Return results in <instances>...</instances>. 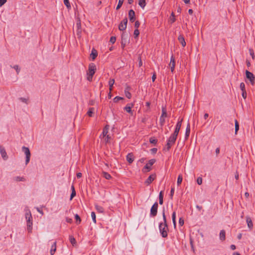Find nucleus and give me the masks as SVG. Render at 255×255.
<instances>
[{"label":"nucleus","mask_w":255,"mask_h":255,"mask_svg":"<svg viewBox=\"0 0 255 255\" xmlns=\"http://www.w3.org/2000/svg\"><path fill=\"white\" fill-rule=\"evenodd\" d=\"M162 216L163 219V223H160L159 226V229L160 232L161 234V236L163 238H166L167 236V231H168V227L166 222V216L165 215L164 210L163 211Z\"/></svg>","instance_id":"obj_1"},{"label":"nucleus","mask_w":255,"mask_h":255,"mask_svg":"<svg viewBox=\"0 0 255 255\" xmlns=\"http://www.w3.org/2000/svg\"><path fill=\"white\" fill-rule=\"evenodd\" d=\"M25 218L27 220V230L28 232H31L32 231V216L31 213L29 210L26 211L25 213Z\"/></svg>","instance_id":"obj_2"},{"label":"nucleus","mask_w":255,"mask_h":255,"mask_svg":"<svg viewBox=\"0 0 255 255\" xmlns=\"http://www.w3.org/2000/svg\"><path fill=\"white\" fill-rule=\"evenodd\" d=\"M96 70V65L91 63L89 65L88 72L87 73V80L89 81H92V78Z\"/></svg>","instance_id":"obj_3"},{"label":"nucleus","mask_w":255,"mask_h":255,"mask_svg":"<svg viewBox=\"0 0 255 255\" xmlns=\"http://www.w3.org/2000/svg\"><path fill=\"white\" fill-rule=\"evenodd\" d=\"M177 139V136L171 134L169 137L167 142L166 144L167 150H169L171 147L175 143V142Z\"/></svg>","instance_id":"obj_4"},{"label":"nucleus","mask_w":255,"mask_h":255,"mask_svg":"<svg viewBox=\"0 0 255 255\" xmlns=\"http://www.w3.org/2000/svg\"><path fill=\"white\" fill-rule=\"evenodd\" d=\"M155 162V159H151L149 160L148 163L146 164L143 169H142V171L143 173H146L149 172L151 170V166Z\"/></svg>","instance_id":"obj_5"},{"label":"nucleus","mask_w":255,"mask_h":255,"mask_svg":"<svg viewBox=\"0 0 255 255\" xmlns=\"http://www.w3.org/2000/svg\"><path fill=\"white\" fill-rule=\"evenodd\" d=\"M22 151L24 152L26 155L25 163L27 164L30 160V152L29 148L27 147L23 146L22 147Z\"/></svg>","instance_id":"obj_6"},{"label":"nucleus","mask_w":255,"mask_h":255,"mask_svg":"<svg viewBox=\"0 0 255 255\" xmlns=\"http://www.w3.org/2000/svg\"><path fill=\"white\" fill-rule=\"evenodd\" d=\"M167 114L165 108L162 109V114L160 117L159 122L161 126H162L165 123V118L167 117Z\"/></svg>","instance_id":"obj_7"},{"label":"nucleus","mask_w":255,"mask_h":255,"mask_svg":"<svg viewBox=\"0 0 255 255\" xmlns=\"http://www.w3.org/2000/svg\"><path fill=\"white\" fill-rule=\"evenodd\" d=\"M246 77L250 80L252 85H254L255 82V77L254 74L251 72L246 70Z\"/></svg>","instance_id":"obj_8"},{"label":"nucleus","mask_w":255,"mask_h":255,"mask_svg":"<svg viewBox=\"0 0 255 255\" xmlns=\"http://www.w3.org/2000/svg\"><path fill=\"white\" fill-rule=\"evenodd\" d=\"M158 208L157 202H155L152 206L150 210V215L152 217H155L157 215Z\"/></svg>","instance_id":"obj_9"},{"label":"nucleus","mask_w":255,"mask_h":255,"mask_svg":"<svg viewBox=\"0 0 255 255\" xmlns=\"http://www.w3.org/2000/svg\"><path fill=\"white\" fill-rule=\"evenodd\" d=\"M128 23V19L125 18L123 19L122 21L120 23L119 26V29L120 30L123 31L125 30L127 28Z\"/></svg>","instance_id":"obj_10"},{"label":"nucleus","mask_w":255,"mask_h":255,"mask_svg":"<svg viewBox=\"0 0 255 255\" xmlns=\"http://www.w3.org/2000/svg\"><path fill=\"white\" fill-rule=\"evenodd\" d=\"M128 17L129 19V21L131 22H133L135 19V12L132 9H130L128 11Z\"/></svg>","instance_id":"obj_11"},{"label":"nucleus","mask_w":255,"mask_h":255,"mask_svg":"<svg viewBox=\"0 0 255 255\" xmlns=\"http://www.w3.org/2000/svg\"><path fill=\"white\" fill-rule=\"evenodd\" d=\"M0 152L1 155L2 157L4 160H6L7 159L8 157L6 152V151L4 149V148L1 146L0 145Z\"/></svg>","instance_id":"obj_12"},{"label":"nucleus","mask_w":255,"mask_h":255,"mask_svg":"<svg viewBox=\"0 0 255 255\" xmlns=\"http://www.w3.org/2000/svg\"><path fill=\"white\" fill-rule=\"evenodd\" d=\"M175 65V61L174 57L172 56L170 59V61L169 64V67H170L171 71L172 72H173Z\"/></svg>","instance_id":"obj_13"},{"label":"nucleus","mask_w":255,"mask_h":255,"mask_svg":"<svg viewBox=\"0 0 255 255\" xmlns=\"http://www.w3.org/2000/svg\"><path fill=\"white\" fill-rule=\"evenodd\" d=\"M155 176V174L150 175L145 181V184L147 185H149L154 180Z\"/></svg>","instance_id":"obj_14"},{"label":"nucleus","mask_w":255,"mask_h":255,"mask_svg":"<svg viewBox=\"0 0 255 255\" xmlns=\"http://www.w3.org/2000/svg\"><path fill=\"white\" fill-rule=\"evenodd\" d=\"M127 160L129 163H131L133 161L134 158L132 153H130L127 155Z\"/></svg>","instance_id":"obj_15"},{"label":"nucleus","mask_w":255,"mask_h":255,"mask_svg":"<svg viewBox=\"0 0 255 255\" xmlns=\"http://www.w3.org/2000/svg\"><path fill=\"white\" fill-rule=\"evenodd\" d=\"M246 221H247L248 227L250 229H252L253 227V222H252V221L251 218L248 216L247 217H246Z\"/></svg>","instance_id":"obj_16"},{"label":"nucleus","mask_w":255,"mask_h":255,"mask_svg":"<svg viewBox=\"0 0 255 255\" xmlns=\"http://www.w3.org/2000/svg\"><path fill=\"white\" fill-rule=\"evenodd\" d=\"M178 40H179V41L183 47H185L186 46V42L185 41L184 37L182 35H180L178 36Z\"/></svg>","instance_id":"obj_17"},{"label":"nucleus","mask_w":255,"mask_h":255,"mask_svg":"<svg viewBox=\"0 0 255 255\" xmlns=\"http://www.w3.org/2000/svg\"><path fill=\"white\" fill-rule=\"evenodd\" d=\"M56 250V242H54L51 246L50 250L51 255H53Z\"/></svg>","instance_id":"obj_18"},{"label":"nucleus","mask_w":255,"mask_h":255,"mask_svg":"<svg viewBox=\"0 0 255 255\" xmlns=\"http://www.w3.org/2000/svg\"><path fill=\"white\" fill-rule=\"evenodd\" d=\"M225 234H226V233H225V230H222L220 231L219 236H220V239L221 241H223L225 240V239H226Z\"/></svg>","instance_id":"obj_19"},{"label":"nucleus","mask_w":255,"mask_h":255,"mask_svg":"<svg viewBox=\"0 0 255 255\" xmlns=\"http://www.w3.org/2000/svg\"><path fill=\"white\" fill-rule=\"evenodd\" d=\"M190 132V124L188 123L187 128L186 129V132H185V138L187 139L188 138L189 134Z\"/></svg>","instance_id":"obj_20"},{"label":"nucleus","mask_w":255,"mask_h":255,"mask_svg":"<svg viewBox=\"0 0 255 255\" xmlns=\"http://www.w3.org/2000/svg\"><path fill=\"white\" fill-rule=\"evenodd\" d=\"M91 57L93 60H94L98 55V53L95 49H93L91 53Z\"/></svg>","instance_id":"obj_21"},{"label":"nucleus","mask_w":255,"mask_h":255,"mask_svg":"<svg viewBox=\"0 0 255 255\" xmlns=\"http://www.w3.org/2000/svg\"><path fill=\"white\" fill-rule=\"evenodd\" d=\"M109 126H106L103 129V131L102 132V136L103 137H105L106 135H107V133L108 132Z\"/></svg>","instance_id":"obj_22"},{"label":"nucleus","mask_w":255,"mask_h":255,"mask_svg":"<svg viewBox=\"0 0 255 255\" xmlns=\"http://www.w3.org/2000/svg\"><path fill=\"white\" fill-rule=\"evenodd\" d=\"M115 83V80L114 79H110L109 82V90L110 91V93L112 91V88L113 86V85Z\"/></svg>","instance_id":"obj_23"},{"label":"nucleus","mask_w":255,"mask_h":255,"mask_svg":"<svg viewBox=\"0 0 255 255\" xmlns=\"http://www.w3.org/2000/svg\"><path fill=\"white\" fill-rule=\"evenodd\" d=\"M163 191H161L160 192L159 195V203L160 205H162L163 204Z\"/></svg>","instance_id":"obj_24"},{"label":"nucleus","mask_w":255,"mask_h":255,"mask_svg":"<svg viewBox=\"0 0 255 255\" xmlns=\"http://www.w3.org/2000/svg\"><path fill=\"white\" fill-rule=\"evenodd\" d=\"M172 219L174 227L176 228V213L173 212L172 214Z\"/></svg>","instance_id":"obj_25"},{"label":"nucleus","mask_w":255,"mask_h":255,"mask_svg":"<svg viewBox=\"0 0 255 255\" xmlns=\"http://www.w3.org/2000/svg\"><path fill=\"white\" fill-rule=\"evenodd\" d=\"M139 5L142 8H144L146 5L145 0H139L138 1Z\"/></svg>","instance_id":"obj_26"},{"label":"nucleus","mask_w":255,"mask_h":255,"mask_svg":"<svg viewBox=\"0 0 255 255\" xmlns=\"http://www.w3.org/2000/svg\"><path fill=\"white\" fill-rule=\"evenodd\" d=\"M102 174L103 177L107 179H110L112 178L111 175L106 172H103Z\"/></svg>","instance_id":"obj_27"},{"label":"nucleus","mask_w":255,"mask_h":255,"mask_svg":"<svg viewBox=\"0 0 255 255\" xmlns=\"http://www.w3.org/2000/svg\"><path fill=\"white\" fill-rule=\"evenodd\" d=\"M95 207H96V209L97 211L99 213H102L104 212V209L102 207L98 206V205H96Z\"/></svg>","instance_id":"obj_28"},{"label":"nucleus","mask_w":255,"mask_h":255,"mask_svg":"<svg viewBox=\"0 0 255 255\" xmlns=\"http://www.w3.org/2000/svg\"><path fill=\"white\" fill-rule=\"evenodd\" d=\"M175 20L176 19L175 18L174 13L172 12L169 18V21H170L171 23H172L175 21Z\"/></svg>","instance_id":"obj_29"},{"label":"nucleus","mask_w":255,"mask_h":255,"mask_svg":"<svg viewBox=\"0 0 255 255\" xmlns=\"http://www.w3.org/2000/svg\"><path fill=\"white\" fill-rule=\"evenodd\" d=\"M128 88H127L126 90H125V95H126V96L128 98V99H130L131 98V95L130 94V93L128 90Z\"/></svg>","instance_id":"obj_30"},{"label":"nucleus","mask_w":255,"mask_h":255,"mask_svg":"<svg viewBox=\"0 0 255 255\" xmlns=\"http://www.w3.org/2000/svg\"><path fill=\"white\" fill-rule=\"evenodd\" d=\"M124 1V0H119V2L118 4V5L117 6L116 9L118 10L121 8V7L122 6L123 2Z\"/></svg>","instance_id":"obj_31"},{"label":"nucleus","mask_w":255,"mask_h":255,"mask_svg":"<svg viewBox=\"0 0 255 255\" xmlns=\"http://www.w3.org/2000/svg\"><path fill=\"white\" fill-rule=\"evenodd\" d=\"M69 240L70 243L73 245H74L76 243V241L75 239L73 236H70L69 237Z\"/></svg>","instance_id":"obj_32"},{"label":"nucleus","mask_w":255,"mask_h":255,"mask_svg":"<svg viewBox=\"0 0 255 255\" xmlns=\"http://www.w3.org/2000/svg\"><path fill=\"white\" fill-rule=\"evenodd\" d=\"M131 107L129 106H126L124 109L128 113H131L132 114V111L131 110Z\"/></svg>","instance_id":"obj_33"},{"label":"nucleus","mask_w":255,"mask_h":255,"mask_svg":"<svg viewBox=\"0 0 255 255\" xmlns=\"http://www.w3.org/2000/svg\"><path fill=\"white\" fill-rule=\"evenodd\" d=\"M14 180L16 181H25V179L23 177L17 176L14 178Z\"/></svg>","instance_id":"obj_34"},{"label":"nucleus","mask_w":255,"mask_h":255,"mask_svg":"<svg viewBox=\"0 0 255 255\" xmlns=\"http://www.w3.org/2000/svg\"><path fill=\"white\" fill-rule=\"evenodd\" d=\"M180 129V128H178L176 127L174 132L172 134H173V135H175V136L177 137V135H178V134L179 133Z\"/></svg>","instance_id":"obj_35"},{"label":"nucleus","mask_w":255,"mask_h":255,"mask_svg":"<svg viewBox=\"0 0 255 255\" xmlns=\"http://www.w3.org/2000/svg\"><path fill=\"white\" fill-rule=\"evenodd\" d=\"M180 129V128H178L176 127L174 132L172 134H173V135H175V136L177 137V135H178V134L179 133Z\"/></svg>","instance_id":"obj_36"},{"label":"nucleus","mask_w":255,"mask_h":255,"mask_svg":"<svg viewBox=\"0 0 255 255\" xmlns=\"http://www.w3.org/2000/svg\"><path fill=\"white\" fill-rule=\"evenodd\" d=\"M239 129V125L237 120H235V134H237V131Z\"/></svg>","instance_id":"obj_37"},{"label":"nucleus","mask_w":255,"mask_h":255,"mask_svg":"<svg viewBox=\"0 0 255 255\" xmlns=\"http://www.w3.org/2000/svg\"><path fill=\"white\" fill-rule=\"evenodd\" d=\"M64 3L67 7V8L69 9L71 8V5L69 1V0H64Z\"/></svg>","instance_id":"obj_38"},{"label":"nucleus","mask_w":255,"mask_h":255,"mask_svg":"<svg viewBox=\"0 0 255 255\" xmlns=\"http://www.w3.org/2000/svg\"><path fill=\"white\" fill-rule=\"evenodd\" d=\"M182 181V175H179L178 176V178H177V185H180V184L181 183Z\"/></svg>","instance_id":"obj_39"},{"label":"nucleus","mask_w":255,"mask_h":255,"mask_svg":"<svg viewBox=\"0 0 255 255\" xmlns=\"http://www.w3.org/2000/svg\"><path fill=\"white\" fill-rule=\"evenodd\" d=\"M94 111V108H90L87 112V114L89 117H92Z\"/></svg>","instance_id":"obj_40"},{"label":"nucleus","mask_w":255,"mask_h":255,"mask_svg":"<svg viewBox=\"0 0 255 255\" xmlns=\"http://www.w3.org/2000/svg\"><path fill=\"white\" fill-rule=\"evenodd\" d=\"M149 142L152 144H155L157 143V140L153 137H151L149 139Z\"/></svg>","instance_id":"obj_41"},{"label":"nucleus","mask_w":255,"mask_h":255,"mask_svg":"<svg viewBox=\"0 0 255 255\" xmlns=\"http://www.w3.org/2000/svg\"><path fill=\"white\" fill-rule=\"evenodd\" d=\"M182 121H183L182 119H181L180 120L178 121V122H177V123L176 125V128H181Z\"/></svg>","instance_id":"obj_42"},{"label":"nucleus","mask_w":255,"mask_h":255,"mask_svg":"<svg viewBox=\"0 0 255 255\" xmlns=\"http://www.w3.org/2000/svg\"><path fill=\"white\" fill-rule=\"evenodd\" d=\"M91 217H92V220H93V222H94V223H96V214H95V212H92L91 213Z\"/></svg>","instance_id":"obj_43"},{"label":"nucleus","mask_w":255,"mask_h":255,"mask_svg":"<svg viewBox=\"0 0 255 255\" xmlns=\"http://www.w3.org/2000/svg\"><path fill=\"white\" fill-rule=\"evenodd\" d=\"M128 38V34H126L125 32H123L122 35V40L123 41L126 40Z\"/></svg>","instance_id":"obj_44"},{"label":"nucleus","mask_w":255,"mask_h":255,"mask_svg":"<svg viewBox=\"0 0 255 255\" xmlns=\"http://www.w3.org/2000/svg\"><path fill=\"white\" fill-rule=\"evenodd\" d=\"M123 98L121 97L117 96L114 99V101L115 103H117L119 100H123Z\"/></svg>","instance_id":"obj_45"},{"label":"nucleus","mask_w":255,"mask_h":255,"mask_svg":"<svg viewBox=\"0 0 255 255\" xmlns=\"http://www.w3.org/2000/svg\"><path fill=\"white\" fill-rule=\"evenodd\" d=\"M240 88L242 91H246L245 84H244V83L242 82L240 84Z\"/></svg>","instance_id":"obj_46"},{"label":"nucleus","mask_w":255,"mask_h":255,"mask_svg":"<svg viewBox=\"0 0 255 255\" xmlns=\"http://www.w3.org/2000/svg\"><path fill=\"white\" fill-rule=\"evenodd\" d=\"M134 35L135 36V37H137L138 36L139 34V30H138V29H135L134 31Z\"/></svg>","instance_id":"obj_47"},{"label":"nucleus","mask_w":255,"mask_h":255,"mask_svg":"<svg viewBox=\"0 0 255 255\" xmlns=\"http://www.w3.org/2000/svg\"><path fill=\"white\" fill-rule=\"evenodd\" d=\"M75 217V219L77 221V223L78 224H79L81 222V219H80L79 216L78 214H76Z\"/></svg>","instance_id":"obj_48"},{"label":"nucleus","mask_w":255,"mask_h":255,"mask_svg":"<svg viewBox=\"0 0 255 255\" xmlns=\"http://www.w3.org/2000/svg\"><path fill=\"white\" fill-rule=\"evenodd\" d=\"M116 41V37H115V36H112L110 38V42H111L112 44H114L115 43Z\"/></svg>","instance_id":"obj_49"},{"label":"nucleus","mask_w":255,"mask_h":255,"mask_svg":"<svg viewBox=\"0 0 255 255\" xmlns=\"http://www.w3.org/2000/svg\"><path fill=\"white\" fill-rule=\"evenodd\" d=\"M197 182L198 184L201 185L202 183V178L200 177L197 178Z\"/></svg>","instance_id":"obj_50"},{"label":"nucleus","mask_w":255,"mask_h":255,"mask_svg":"<svg viewBox=\"0 0 255 255\" xmlns=\"http://www.w3.org/2000/svg\"><path fill=\"white\" fill-rule=\"evenodd\" d=\"M184 220L182 218H180L179 220V224L181 226H182L184 225Z\"/></svg>","instance_id":"obj_51"},{"label":"nucleus","mask_w":255,"mask_h":255,"mask_svg":"<svg viewBox=\"0 0 255 255\" xmlns=\"http://www.w3.org/2000/svg\"><path fill=\"white\" fill-rule=\"evenodd\" d=\"M174 188L173 187L171 188V191H170V198L172 199V198H173V194H174Z\"/></svg>","instance_id":"obj_52"},{"label":"nucleus","mask_w":255,"mask_h":255,"mask_svg":"<svg viewBox=\"0 0 255 255\" xmlns=\"http://www.w3.org/2000/svg\"><path fill=\"white\" fill-rule=\"evenodd\" d=\"M75 195H76V191L75 190H73V191H72V193L71 194L70 200H71L73 199V198L75 196Z\"/></svg>","instance_id":"obj_53"},{"label":"nucleus","mask_w":255,"mask_h":255,"mask_svg":"<svg viewBox=\"0 0 255 255\" xmlns=\"http://www.w3.org/2000/svg\"><path fill=\"white\" fill-rule=\"evenodd\" d=\"M140 25V22L138 21H136L134 24V26L136 29H137Z\"/></svg>","instance_id":"obj_54"},{"label":"nucleus","mask_w":255,"mask_h":255,"mask_svg":"<svg viewBox=\"0 0 255 255\" xmlns=\"http://www.w3.org/2000/svg\"><path fill=\"white\" fill-rule=\"evenodd\" d=\"M13 68L16 70L17 73L18 74L20 71V69L19 68L18 66L15 65L13 66Z\"/></svg>","instance_id":"obj_55"},{"label":"nucleus","mask_w":255,"mask_h":255,"mask_svg":"<svg viewBox=\"0 0 255 255\" xmlns=\"http://www.w3.org/2000/svg\"><path fill=\"white\" fill-rule=\"evenodd\" d=\"M242 97L244 99L247 98V92L246 91H242Z\"/></svg>","instance_id":"obj_56"},{"label":"nucleus","mask_w":255,"mask_h":255,"mask_svg":"<svg viewBox=\"0 0 255 255\" xmlns=\"http://www.w3.org/2000/svg\"><path fill=\"white\" fill-rule=\"evenodd\" d=\"M19 100L22 101V102H24V103H27V100L28 99H26V98H20L19 99Z\"/></svg>","instance_id":"obj_57"},{"label":"nucleus","mask_w":255,"mask_h":255,"mask_svg":"<svg viewBox=\"0 0 255 255\" xmlns=\"http://www.w3.org/2000/svg\"><path fill=\"white\" fill-rule=\"evenodd\" d=\"M6 2V0H0V6L3 5Z\"/></svg>","instance_id":"obj_58"},{"label":"nucleus","mask_w":255,"mask_h":255,"mask_svg":"<svg viewBox=\"0 0 255 255\" xmlns=\"http://www.w3.org/2000/svg\"><path fill=\"white\" fill-rule=\"evenodd\" d=\"M110 138V137L109 136V135H107L105 136V141L106 142H109V139Z\"/></svg>","instance_id":"obj_59"},{"label":"nucleus","mask_w":255,"mask_h":255,"mask_svg":"<svg viewBox=\"0 0 255 255\" xmlns=\"http://www.w3.org/2000/svg\"><path fill=\"white\" fill-rule=\"evenodd\" d=\"M156 78V74L155 73H153L152 76V82H154Z\"/></svg>","instance_id":"obj_60"},{"label":"nucleus","mask_w":255,"mask_h":255,"mask_svg":"<svg viewBox=\"0 0 255 255\" xmlns=\"http://www.w3.org/2000/svg\"><path fill=\"white\" fill-rule=\"evenodd\" d=\"M138 59H139L138 65H139V66L140 67L142 65V61H141V58L140 57L138 58Z\"/></svg>","instance_id":"obj_61"},{"label":"nucleus","mask_w":255,"mask_h":255,"mask_svg":"<svg viewBox=\"0 0 255 255\" xmlns=\"http://www.w3.org/2000/svg\"><path fill=\"white\" fill-rule=\"evenodd\" d=\"M66 221H67L68 223H72V219L67 218H66Z\"/></svg>","instance_id":"obj_62"},{"label":"nucleus","mask_w":255,"mask_h":255,"mask_svg":"<svg viewBox=\"0 0 255 255\" xmlns=\"http://www.w3.org/2000/svg\"><path fill=\"white\" fill-rule=\"evenodd\" d=\"M231 250H235L236 249V246H235V245H232L231 246Z\"/></svg>","instance_id":"obj_63"},{"label":"nucleus","mask_w":255,"mask_h":255,"mask_svg":"<svg viewBox=\"0 0 255 255\" xmlns=\"http://www.w3.org/2000/svg\"><path fill=\"white\" fill-rule=\"evenodd\" d=\"M77 177L78 178H80V177H82V173H80V172L78 173L77 174Z\"/></svg>","instance_id":"obj_64"}]
</instances>
